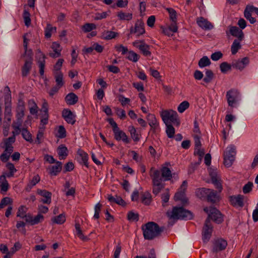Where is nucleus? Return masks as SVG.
<instances>
[{
  "instance_id": "obj_1",
  "label": "nucleus",
  "mask_w": 258,
  "mask_h": 258,
  "mask_svg": "<svg viewBox=\"0 0 258 258\" xmlns=\"http://www.w3.org/2000/svg\"><path fill=\"white\" fill-rule=\"evenodd\" d=\"M164 228L160 227L154 222H148L142 226L143 236L147 240H152L159 236Z\"/></svg>"
},
{
  "instance_id": "obj_2",
  "label": "nucleus",
  "mask_w": 258,
  "mask_h": 258,
  "mask_svg": "<svg viewBox=\"0 0 258 258\" xmlns=\"http://www.w3.org/2000/svg\"><path fill=\"white\" fill-rule=\"evenodd\" d=\"M167 215L171 219L189 220L192 217V213L182 207H174L171 211L167 212Z\"/></svg>"
},
{
  "instance_id": "obj_3",
  "label": "nucleus",
  "mask_w": 258,
  "mask_h": 258,
  "mask_svg": "<svg viewBox=\"0 0 258 258\" xmlns=\"http://www.w3.org/2000/svg\"><path fill=\"white\" fill-rule=\"evenodd\" d=\"M150 175L152 180L153 193L157 195L164 187V184L162 182L159 170L152 167L150 171Z\"/></svg>"
},
{
  "instance_id": "obj_4",
  "label": "nucleus",
  "mask_w": 258,
  "mask_h": 258,
  "mask_svg": "<svg viewBox=\"0 0 258 258\" xmlns=\"http://www.w3.org/2000/svg\"><path fill=\"white\" fill-rule=\"evenodd\" d=\"M160 115L162 120L166 124L168 122H170L176 126L180 124L178 115L175 111L173 110H163L161 112Z\"/></svg>"
},
{
  "instance_id": "obj_5",
  "label": "nucleus",
  "mask_w": 258,
  "mask_h": 258,
  "mask_svg": "<svg viewBox=\"0 0 258 258\" xmlns=\"http://www.w3.org/2000/svg\"><path fill=\"white\" fill-rule=\"evenodd\" d=\"M236 154V147L233 145L228 146L224 153V165L229 167L232 165Z\"/></svg>"
},
{
  "instance_id": "obj_6",
  "label": "nucleus",
  "mask_w": 258,
  "mask_h": 258,
  "mask_svg": "<svg viewBox=\"0 0 258 258\" xmlns=\"http://www.w3.org/2000/svg\"><path fill=\"white\" fill-rule=\"evenodd\" d=\"M204 211L208 214V217L210 220H212L217 224L221 223L223 221V217L221 212L216 208L210 207H205Z\"/></svg>"
},
{
  "instance_id": "obj_7",
  "label": "nucleus",
  "mask_w": 258,
  "mask_h": 258,
  "mask_svg": "<svg viewBox=\"0 0 258 258\" xmlns=\"http://www.w3.org/2000/svg\"><path fill=\"white\" fill-rule=\"evenodd\" d=\"M133 45L138 48L145 56H151L150 46L146 43L145 40H136L133 42Z\"/></svg>"
},
{
  "instance_id": "obj_8",
  "label": "nucleus",
  "mask_w": 258,
  "mask_h": 258,
  "mask_svg": "<svg viewBox=\"0 0 258 258\" xmlns=\"http://www.w3.org/2000/svg\"><path fill=\"white\" fill-rule=\"evenodd\" d=\"M145 24L142 20H138L134 27L130 28V34H134L139 37L145 33Z\"/></svg>"
},
{
  "instance_id": "obj_9",
  "label": "nucleus",
  "mask_w": 258,
  "mask_h": 258,
  "mask_svg": "<svg viewBox=\"0 0 258 258\" xmlns=\"http://www.w3.org/2000/svg\"><path fill=\"white\" fill-rule=\"evenodd\" d=\"M227 246V242L223 238L215 239L212 242V252L217 253L224 250Z\"/></svg>"
},
{
  "instance_id": "obj_10",
  "label": "nucleus",
  "mask_w": 258,
  "mask_h": 258,
  "mask_svg": "<svg viewBox=\"0 0 258 258\" xmlns=\"http://www.w3.org/2000/svg\"><path fill=\"white\" fill-rule=\"evenodd\" d=\"M212 230L213 226L211 221L209 219H207L202 231L203 240L204 242H207L210 240L212 235Z\"/></svg>"
},
{
  "instance_id": "obj_11",
  "label": "nucleus",
  "mask_w": 258,
  "mask_h": 258,
  "mask_svg": "<svg viewBox=\"0 0 258 258\" xmlns=\"http://www.w3.org/2000/svg\"><path fill=\"white\" fill-rule=\"evenodd\" d=\"M170 166L169 162H165L161 167L160 171V176L162 181L170 180L172 178L171 170L168 167Z\"/></svg>"
},
{
  "instance_id": "obj_12",
  "label": "nucleus",
  "mask_w": 258,
  "mask_h": 258,
  "mask_svg": "<svg viewBox=\"0 0 258 258\" xmlns=\"http://www.w3.org/2000/svg\"><path fill=\"white\" fill-rule=\"evenodd\" d=\"M187 186V182L184 180L174 195L175 201L184 202L185 200V192Z\"/></svg>"
},
{
  "instance_id": "obj_13",
  "label": "nucleus",
  "mask_w": 258,
  "mask_h": 258,
  "mask_svg": "<svg viewBox=\"0 0 258 258\" xmlns=\"http://www.w3.org/2000/svg\"><path fill=\"white\" fill-rule=\"evenodd\" d=\"M249 62V59L248 57H245L241 59H238L232 62V66L233 68L242 71Z\"/></svg>"
},
{
  "instance_id": "obj_14",
  "label": "nucleus",
  "mask_w": 258,
  "mask_h": 258,
  "mask_svg": "<svg viewBox=\"0 0 258 258\" xmlns=\"http://www.w3.org/2000/svg\"><path fill=\"white\" fill-rule=\"evenodd\" d=\"M198 25L205 30H210L214 28L213 25L207 19L200 17L197 19Z\"/></svg>"
},
{
  "instance_id": "obj_15",
  "label": "nucleus",
  "mask_w": 258,
  "mask_h": 258,
  "mask_svg": "<svg viewBox=\"0 0 258 258\" xmlns=\"http://www.w3.org/2000/svg\"><path fill=\"white\" fill-rule=\"evenodd\" d=\"M244 196L241 195L230 197L231 204L235 207H243L244 206Z\"/></svg>"
},
{
  "instance_id": "obj_16",
  "label": "nucleus",
  "mask_w": 258,
  "mask_h": 258,
  "mask_svg": "<svg viewBox=\"0 0 258 258\" xmlns=\"http://www.w3.org/2000/svg\"><path fill=\"white\" fill-rule=\"evenodd\" d=\"M146 119L149 125L151 127V130L154 132H156L159 128V122L155 115L153 114L149 113L147 115Z\"/></svg>"
},
{
  "instance_id": "obj_17",
  "label": "nucleus",
  "mask_w": 258,
  "mask_h": 258,
  "mask_svg": "<svg viewBox=\"0 0 258 258\" xmlns=\"http://www.w3.org/2000/svg\"><path fill=\"white\" fill-rule=\"evenodd\" d=\"M37 192L43 198L41 199L40 202L46 204L51 203L52 194L50 192L46 190L38 189Z\"/></svg>"
},
{
  "instance_id": "obj_18",
  "label": "nucleus",
  "mask_w": 258,
  "mask_h": 258,
  "mask_svg": "<svg viewBox=\"0 0 258 258\" xmlns=\"http://www.w3.org/2000/svg\"><path fill=\"white\" fill-rule=\"evenodd\" d=\"M238 96V92L234 90H230L227 92L226 97L229 106L232 107L236 103V100Z\"/></svg>"
},
{
  "instance_id": "obj_19",
  "label": "nucleus",
  "mask_w": 258,
  "mask_h": 258,
  "mask_svg": "<svg viewBox=\"0 0 258 258\" xmlns=\"http://www.w3.org/2000/svg\"><path fill=\"white\" fill-rule=\"evenodd\" d=\"M62 115L65 120L68 123L72 124L75 123L76 120L75 119V115L73 112L69 109H64L62 112Z\"/></svg>"
},
{
  "instance_id": "obj_20",
  "label": "nucleus",
  "mask_w": 258,
  "mask_h": 258,
  "mask_svg": "<svg viewBox=\"0 0 258 258\" xmlns=\"http://www.w3.org/2000/svg\"><path fill=\"white\" fill-rule=\"evenodd\" d=\"M207 197H206V200H207L208 202L215 203L219 201V196L216 191L209 189V191L207 192Z\"/></svg>"
},
{
  "instance_id": "obj_21",
  "label": "nucleus",
  "mask_w": 258,
  "mask_h": 258,
  "mask_svg": "<svg viewBox=\"0 0 258 258\" xmlns=\"http://www.w3.org/2000/svg\"><path fill=\"white\" fill-rule=\"evenodd\" d=\"M230 33L233 36L237 37V39L242 40L244 38V34L242 31L236 26H231L229 28Z\"/></svg>"
},
{
  "instance_id": "obj_22",
  "label": "nucleus",
  "mask_w": 258,
  "mask_h": 258,
  "mask_svg": "<svg viewBox=\"0 0 258 258\" xmlns=\"http://www.w3.org/2000/svg\"><path fill=\"white\" fill-rule=\"evenodd\" d=\"M32 59L26 58L25 60V63L22 69V75L23 77H26L32 67Z\"/></svg>"
},
{
  "instance_id": "obj_23",
  "label": "nucleus",
  "mask_w": 258,
  "mask_h": 258,
  "mask_svg": "<svg viewBox=\"0 0 258 258\" xmlns=\"http://www.w3.org/2000/svg\"><path fill=\"white\" fill-rule=\"evenodd\" d=\"M55 165L49 168V173L52 176H56L61 170L62 163L61 162L57 161Z\"/></svg>"
},
{
  "instance_id": "obj_24",
  "label": "nucleus",
  "mask_w": 258,
  "mask_h": 258,
  "mask_svg": "<svg viewBox=\"0 0 258 258\" xmlns=\"http://www.w3.org/2000/svg\"><path fill=\"white\" fill-rule=\"evenodd\" d=\"M209 191V188L205 187L197 188L196 190V196L201 200H206L207 197V192Z\"/></svg>"
},
{
  "instance_id": "obj_25",
  "label": "nucleus",
  "mask_w": 258,
  "mask_h": 258,
  "mask_svg": "<svg viewBox=\"0 0 258 258\" xmlns=\"http://www.w3.org/2000/svg\"><path fill=\"white\" fill-rule=\"evenodd\" d=\"M130 135L135 142H138L141 137V131L139 128H136L132 126L130 130Z\"/></svg>"
},
{
  "instance_id": "obj_26",
  "label": "nucleus",
  "mask_w": 258,
  "mask_h": 258,
  "mask_svg": "<svg viewBox=\"0 0 258 258\" xmlns=\"http://www.w3.org/2000/svg\"><path fill=\"white\" fill-rule=\"evenodd\" d=\"M25 105L23 101H19L17 107L16 117L17 119H22L24 116Z\"/></svg>"
},
{
  "instance_id": "obj_27",
  "label": "nucleus",
  "mask_w": 258,
  "mask_h": 258,
  "mask_svg": "<svg viewBox=\"0 0 258 258\" xmlns=\"http://www.w3.org/2000/svg\"><path fill=\"white\" fill-rule=\"evenodd\" d=\"M114 138L117 140L120 141L122 140L125 143H128V138L126 134L121 130H119L118 131L114 133Z\"/></svg>"
},
{
  "instance_id": "obj_28",
  "label": "nucleus",
  "mask_w": 258,
  "mask_h": 258,
  "mask_svg": "<svg viewBox=\"0 0 258 258\" xmlns=\"http://www.w3.org/2000/svg\"><path fill=\"white\" fill-rule=\"evenodd\" d=\"M39 53H40V56H41V57H40V58L38 60V65H39V73H40V75L41 76H42L44 75V73L45 56L40 51H39Z\"/></svg>"
},
{
  "instance_id": "obj_29",
  "label": "nucleus",
  "mask_w": 258,
  "mask_h": 258,
  "mask_svg": "<svg viewBox=\"0 0 258 258\" xmlns=\"http://www.w3.org/2000/svg\"><path fill=\"white\" fill-rule=\"evenodd\" d=\"M65 99L68 104L74 105L78 102V97L75 94L71 93L66 96Z\"/></svg>"
},
{
  "instance_id": "obj_30",
  "label": "nucleus",
  "mask_w": 258,
  "mask_h": 258,
  "mask_svg": "<svg viewBox=\"0 0 258 258\" xmlns=\"http://www.w3.org/2000/svg\"><path fill=\"white\" fill-rule=\"evenodd\" d=\"M58 154L59 159H64L68 156L67 148L63 145H60L58 148Z\"/></svg>"
},
{
  "instance_id": "obj_31",
  "label": "nucleus",
  "mask_w": 258,
  "mask_h": 258,
  "mask_svg": "<svg viewBox=\"0 0 258 258\" xmlns=\"http://www.w3.org/2000/svg\"><path fill=\"white\" fill-rule=\"evenodd\" d=\"M118 34L117 32H115L111 31H104L102 33V37L104 39L110 40L115 38Z\"/></svg>"
},
{
  "instance_id": "obj_32",
  "label": "nucleus",
  "mask_w": 258,
  "mask_h": 258,
  "mask_svg": "<svg viewBox=\"0 0 258 258\" xmlns=\"http://www.w3.org/2000/svg\"><path fill=\"white\" fill-rule=\"evenodd\" d=\"M241 40H239L238 39H235L231 45V53L233 55L235 54L241 47V45L240 44V41Z\"/></svg>"
},
{
  "instance_id": "obj_33",
  "label": "nucleus",
  "mask_w": 258,
  "mask_h": 258,
  "mask_svg": "<svg viewBox=\"0 0 258 258\" xmlns=\"http://www.w3.org/2000/svg\"><path fill=\"white\" fill-rule=\"evenodd\" d=\"M0 187L2 192H6L9 189V184L5 176L0 177Z\"/></svg>"
},
{
  "instance_id": "obj_34",
  "label": "nucleus",
  "mask_w": 258,
  "mask_h": 258,
  "mask_svg": "<svg viewBox=\"0 0 258 258\" xmlns=\"http://www.w3.org/2000/svg\"><path fill=\"white\" fill-rule=\"evenodd\" d=\"M54 78L56 86L61 87L63 85V74L61 72H57L54 73Z\"/></svg>"
},
{
  "instance_id": "obj_35",
  "label": "nucleus",
  "mask_w": 258,
  "mask_h": 258,
  "mask_svg": "<svg viewBox=\"0 0 258 258\" xmlns=\"http://www.w3.org/2000/svg\"><path fill=\"white\" fill-rule=\"evenodd\" d=\"M212 183L215 185L216 187L220 192L222 189V186L219 178L215 174H211Z\"/></svg>"
},
{
  "instance_id": "obj_36",
  "label": "nucleus",
  "mask_w": 258,
  "mask_h": 258,
  "mask_svg": "<svg viewBox=\"0 0 258 258\" xmlns=\"http://www.w3.org/2000/svg\"><path fill=\"white\" fill-rule=\"evenodd\" d=\"M253 10H250V7L248 8L247 7L244 12L245 18L249 20L251 24H254L256 22L255 19L251 16V12Z\"/></svg>"
},
{
  "instance_id": "obj_37",
  "label": "nucleus",
  "mask_w": 258,
  "mask_h": 258,
  "mask_svg": "<svg viewBox=\"0 0 258 258\" xmlns=\"http://www.w3.org/2000/svg\"><path fill=\"white\" fill-rule=\"evenodd\" d=\"M78 155L79 157L81 158L82 162L84 163V164L86 166H88V154L85 152L84 151L82 150H79L78 151Z\"/></svg>"
},
{
  "instance_id": "obj_38",
  "label": "nucleus",
  "mask_w": 258,
  "mask_h": 258,
  "mask_svg": "<svg viewBox=\"0 0 258 258\" xmlns=\"http://www.w3.org/2000/svg\"><path fill=\"white\" fill-rule=\"evenodd\" d=\"M141 201L145 205H148L151 202V195L149 192H145L141 195Z\"/></svg>"
},
{
  "instance_id": "obj_39",
  "label": "nucleus",
  "mask_w": 258,
  "mask_h": 258,
  "mask_svg": "<svg viewBox=\"0 0 258 258\" xmlns=\"http://www.w3.org/2000/svg\"><path fill=\"white\" fill-rule=\"evenodd\" d=\"M211 64V61L210 59L207 56H204L202 57L198 62V65L200 68H204L210 66Z\"/></svg>"
},
{
  "instance_id": "obj_40",
  "label": "nucleus",
  "mask_w": 258,
  "mask_h": 258,
  "mask_svg": "<svg viewBox=\"0 0 258 258\" xmlns=\"http://www.w3.org/2000/svg\"><path fill=\"white\" fill-rule=\"evenodd\" d=\"M214 73L210 70H207L205 72V77L203 79V81L207 84L210 83L214 78Z\"/></svg>"
},
{
  "instance_id": "obj_41",
  "label": "nucleus",
  "mask_w": 258,
  "mask_h": 258,
  "mask_svg": "<svg viewBox=\"0 0 258 258\" xmlns=\"http://www.w3.org/2000/svg\"><path fill=\"white\" fill-rule=\"evenodd\" d=\"M22 135L23 138L27 141L32 143L33 140L32 138V135L31 133L25 128L22 129Z\"/></svg>"
},
{
  "instance_id": "obj_42",
  "label": "nucleus",
  "mask_w": 258,
  "mask_h": 258,
  "mask_svg": "<svg viewBox=\"0 0 258 258\" xmlns=\"http://www.w3.org/2000/svg\"><path fill=\"white\" fill-rule=\"evenodd\" d=\"M52 221L57 224H63L66 221V216L63 214H61L58 216L53 218L52 219Z\"/></svg>"
},
{
  "instance_id": "obj_43",
  "label": "nucleus",
  "mask_w": 258,
  "mask_h": 258,
  "mask_svg": "<svg viewBox=\"0 0 258 258\" xmlns=\"http://www.w3.org/2000/svg\"><path fill=\"white\" fill-rule=\"evenodd\" d=\"M75 228L77 231V234L81 239H82L83 241H87L89 239L87 236H84L83 235L82 231L81 229L80 225L79 223H76Z\"/></svg>"
},
{
  "instance_id": "obj_44",
  "label": "nucleus",
  "mask_w": 258,
  "mask_h": 258,
  "mask_svg": "<svg viewBox=\"0 0 258 258\" xmlns=\"http://www.w3.org/2000/svg\"><path fill=\"white\" fill-rule=\"evenodd\" d=\"M189 107V102L187 101H184L179 104L177 107V110L179 113H183Z\"/></svg>"
},
{
  "instance_id": "obj_45",
  "label": "nucleus",
  "mask_w": 258,
  "mask_h": 258,
  "mask_svg": "<svg viewBox=\"0 0 258 258\" xmlns=\"http://www.w3.org/2000/svg\"><path fill=\"white\" fill-rule=\"evenodd\" d=\"M166 132L167 137L169 138H172L174 137L175 134V129L171 124H167L166 123Z\"/></svg>"
},
{
  "instance_id": "obj_46",
  "label": "nucleus",
  "mask_w": 258,
  "mask_h": 258,
  "mask_svg": "<svg viewBox=\"0 0 258 258\" xmlns=\"http://www.w3.org/2000/svg\"><path fill=\"white\" fill-rule=\"evenodd\" d=\"M169 198V190L168 189H166L165 191L161 195V199L163 206H165V204L168 202Z\"/></svg>"
},
{
  "instance_id": "obj_47",
  "label": "nucleus",
  "mask_w": 258,
  "mask_h": 258,
  "mask_svg": "<svg viewBox=\"0 0 258 258\" xmlns=\"http://www.w3.org/2000/svg\"><path fill=\"white\" fill-rule=\"evenodd\" d=\"M56 28L55 27H52L50 24H47L45 29V35L46 38H50L51 36L52 32H55Z\"/></svg>"
},
{
  "instance_id": "obj_48",
  "label": "nucleus",
  "mask_w": 258,
  "mask_h": 258,
  "mask_svg": "<svg viewBox=\"0 0 258 258\" xmlns=\"http://www.w3.org/2000/svg\"><path fill=\"white\" fill-rule=\"evenodd\" d=\"M232 67V64L231 65L227 62H223L220 65V70L223 73H226L227 71H230Z\"/></svg>"
},
{
  "instance_id": "obj_49",
  "label": "nucleus",
  "mask_w": 258,
  "mask_h": 258,
  "mask_svg": "<svg viewBox=\"0 0 258 258\" xmlns=\"http://www.w3.org/2000/svg\"><path fill=\"white\" fill-rule=\"evenodd\" d=\"M23 18L24 20L25 24L26 26L28 27L31 24L30 14L28 11L25 10L23 13Z\"/></svg>"
},
{
  "instance_id": "obj_50",
  "label": "nucleus",
  "mask_w": 258,
  "mask_h": 258,
  "mask_svg": "<svg viewBox=\"0 0 258 258\" xmlns=\"http://www.w3.org/2000/svg\"><path fill=\"white\" fill-rule=\"evenodd\" d=\"M7 167L10 170V172L7 174V177H10L13 176L14 173L17 171L15 168L14 165L11 163H8L7 164Z\"/></svg>"
},
{
  "instance_id": "obj_51",
  "label": "nucleus",
  "mask_w": 258,
  "mask_h": 258,
  "mask_svg": "<svg viewBox=\"0 0 258 258\" xmlns=\"http://www.w3.org/2000/svg\"><path fill=\"white\" fill-rule=\"evenodd\" d=\"M56 136L60 139L66 137V131L63 126L60 125L59 126Z\"/></svg>"
},
{
  "instance_id": "obj_52",
  "label": "nucleus",
  "mask_w": 258,
  "mask_h": 258,
  "mask_svg": "<svg viewBox=\"0 0 258 258\" xmlns=\"http://www.w3.org/2000/svg\"><path fill=\"white\" fill-rule=\"evenodd\" d=\"M31 106L30 107V112L31 114H35L38 112V107L33 100H30L29 102Z\"/></svg>"
},
{
  "instance_id": "obj_53",
  "label": "nucleus",
  "mask_w": 258,
  "mask_h": 258,
  "mask_svg": "<svg viewBox=\"0 0 258 258\" xmlns=\"http://www.w3.org/2000/svg\"><path fill=\"white\" fill-rule=\"evenodd\" d=\"M96 28V25L93 23H86L82 27L83 31L85 32H90Z\"/></svg>"
},
{
  "instance_id": "obj_54",
  "label": "nucleus",
  "mask_w": 258,
  "mask_h": 258,
  "mask_svg": "<svg viewBox=\"0 0 258 258\" xmlns=\"http://www.w3.org/2000/svg\"><path fill=\"white\" fill-rule=\"evenodd\" d=\"M40 180V178L38 175L34 176L28 184L27 187L31 189L33 186L35 185L37 183H38Z\"/></svg>"
},
{
  "instance_id": "obj_55",
  "label": "nucleus",
  "mask_w": 258,
  "mask_h": 258,
  "mask_svg": "<svg viewBox=\"0 0 258 258\" xmlns=\"http://www.w3.org/2000/svg\"><path fill=\"white\" fill-rule=\"evenodd\" d=\"M253 186V183L251 182H248L246 184H245L243 188H242V191L245 194H248L250 192Z\"/></svg>"
},
{
  "instance_id": "obj_56",
  "label": "nucleus",
  "mask_w": 258,
  "mask_h": 258,
  "mask_svg": "<svg viewBox=\"0 0 258 258\" xmlns=\"http://www.w3.org/2000/svg\"><path fill=\"white\" fill-rule=\"evenodd\" d=\"M115 49L119 52H121V54L124 55L128 52L127 47H124L121 44H118L115 46Z\"/></svg>"
},
{
  "instance_id": "obj_57",
  "label": "nucleus",
  "mask_w": 258,
  "mask_h": 258,
  "mask_svg": "<svg viewBox=\"0 0 258 258\" xmlns=\"http://www.w3.org/2000/svg\"><path fill=\"white\" fill-rule=\"evenodd\" d=\"M167 10L169 13L170 20L173 22H177L176 11L172 8H168Z\"/></svg>"
},
{
  "instance_id": "obj_58",
  "label": "nucleus",
  "mask_w": 258,
  "mask_h": 258,
  "mask_svg": "<svg viewBox=\"0 0 258 258\" xmlns=\"http://www.w3.org/2000/svg\"><path fill=\"white\" fill-rule=\"evenodd\" d=\"M133 86L138 92H142L144 91V84L142 82H134L133 83Z\"/></svg>"
},
{
  "instance_id": "obj_59",
  "label": "nucleus",
  "mask_w": 258,
  "mask_h": 258,
  "mask_svg": "<svg viewBox=\"0 0 258 258\" xmlns=\"http://www.w3.org/2000/svg\"><path fill=\"white\" fill-rule=\"evenodd\" d=\"M131 153H132L133 160L138 163H141L142 160V156L140 155L135 151H132Z\"/></svg>"
},
{
  "instance_id": "obj_60",
  "label": "nucleus",
  "mask_w": 258,
  "mask_h": 258,
  "mask_svg": "<svg viewBox=\"0 0 258 258\" xmlns=\"http://www.w3.org/2000/svg\"><path fill=\"white\" fill-rule=\"evenodd\" d=\"M44 220V216L41 214H38L35 217H33V221L32 225L37 224Z\"/></svg>"
},
{
  "instance_id": "obj_61",
  "label": "nucleus",
  "mask_w": 258,
  "mask_h": 258,
  "mask_svg": "<svg viewBox=\"0 0 258 258\" xmlns=\"http://www.w3.org/2000/svg\"><path fill=\"white\" fill-rule=\"evenodd\" d=\"M26 208L24 206L20 207L18 211L17 216V217H20L21 218H24V216H26Z\"/></svg>"
},
{
  "instance_id": "obj_62",
  "label": "nucleus",
  "mask_w": 258,
  "mask_h": 258,
  "mask_svg": "<svg viewBox=\"0 0 258 258\" xmlns=\"http://www.w3.org/2000/svg\"><path fill=\"white\" fill-rule=\"evenodd\" d=\"M116 114L120 117V119H124L126 117L125 111L122 109L117 107L114 108Z\"/></svg>"
},
{
  "instance_id": "obj_63",
  "label": "nucleus",
  "mask_w": 258,
  "mask_h": 258,
  "mask_svg": "<svg viewBox=\"0 0 258 258\" xmlns=\"http://www.w3.org/2000/svg\"><path fill=\"white\" fill-rule=\"evenodd\" d=\"M223 56V54L221 51H217L212 54L211 59L214 61H217Z\"/></svg>"
},
{
  "instance_id": "obj_64",
  "label": "nucleus",
  "mask_w": 258,
  "mask_h": 258,
  "mask_svg": "<svg viewBox=\"0 0 258 258\" xmlns=\"http://www.w3.org/2000/svg\"><path fill=\"white\" fill-rule=\"evenodd\" d=\"M117 17L120 20H129V14L125 13L121 11L118 12Z\"/></svg>"
}]
</instances>
